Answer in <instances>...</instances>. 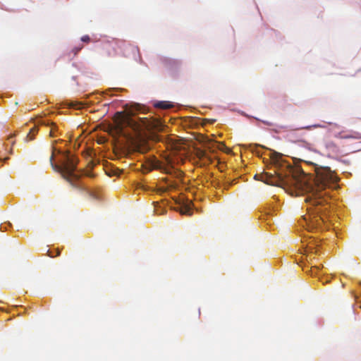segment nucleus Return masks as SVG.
<instances>
[{
    "label": "nucleus",
    "mask_w": 361,
    "mask_h": 361,
    "mask_svg": "<svg viewBox=\"0 0 361 361\" xmlns=\"http://www.w3.org/2000/svg\"><path fill=\"white\" fill-rule=\"evenodd\" d=\"M50 164L54 171L61 174L72 186L84 190L87 194L92 198L96 199V195L87 190L84 186L80 185L78 182L80 176L85 174L87 176H92L90 172H82L77 170L78 160L73 156H71L68 152H62L52 147V153L49 158Z\"/></svg>",
    "instance_id": "obj_2"
},
{
    "label": "nucleus",
    "mask_w": 361,
    "mask_h": 361,
    "mask_svg": "<svg viewBox=\"0 0 361 361\" xmlns=\"http://www.w3.org/2000/svg\"><path fill=\"white\" fill-rule=\"evenodd\" d=\"M277 181L283 185L293 187L299 192L309 194L306 202L312 205V212L317 214L314 216L312 224L320 226L324 222V215L329 209L328 197H324L326 192L323 190L331 184L338 182V178L329 168H324L317 171L315 178L308 176L303 171H295L292 168L287 169L285 174L276 172Z\"/></svg>",
    "instance_id": "obj_1"
},
{
    "label": "nucleus",
    "mask_w": 361,
    "mask_h": 361,
    "mask_svg": "<svg viewBox=\"0 0 361 361\" xmlns=\"http://www.w3.org/2000/svg\"><path fill=\"white\" fill-rule=\"evenodd\" d=\"M59 254H60V252L57 251L56 255H59Z\"/></svg>",
    "instance_id": "obj_16"
},
{
    "label": "nucleus",
    "mask_w": 361,
    "mask_h": 361,
    "mask_svg": "<svg viewBox=\"0 0 361 361\" xmlns=\"http://www.w3.org/2000/svg\"><path fill=\"white\" fill-rule=\"evenodd\" d=\"M196 155L200 161H202V165L203 166L208 165L212 162V157L204 150L198 149Z\"/></svg>",
    "instance_id": "obj_4"
},
{
    "label": "nucleus",
    "mask_w": 361,
    "mask_h": 361,
    "mask_svg": "<svg viewBox=\"0 0 361 361\" xmlns=\"http://www.w3.org/2000/svg\"><path fill=\"white\" fill-rule=\"evenodd\" d=\"M154 106L162 109H168L173 107V105L169 102L161 101L157 102Z\"/></svg>",
    "instance_id": "obj_6"
},
{
    "label": "nucleus",
    "mask_w": 361,
    "mask_h": 361,
    "mask_svg": "<svg viewBox=\"0 0 361 361\" xmlns=\"http://www.w3.org/2000/svg\"><path fill=\"white\" fill-rule=\"evenodd\" d=\"M106 46L107 47H111V45H110V44H106Z\"/></svg>",
    "instance_id": "obj_17"
},
{
    "label": "nucleus",
    "mask_w": 361,
    "mask_h": 361,
    "mask_svg": "<svg viewBox=\"0 0 361 361\" xmlns=\"http://www.w3.org/2000/svg\"><path fill=\"white\" fill-rule=\"evenodd\" d=\"M165 65L171 70L173 71L176 68H178L180 66L179 62L174 61V60H166L165 61Z\"/></svg>",
    "instance_id": "obj_7"
},
{
    "label": "nucleus",
    "mask_w": 361,
    "mask_h": 361,
    "mask_svg": "<svg viewBox=\"0 0 361 361\" xmlns=\"http://www.w3.org/2000/svg\"><path fill=\"white\" fill-rule=\"evenodd\" d=\"M14 135H11L8 137V140H11V144L13 145L15 143L14 141L12 140V139L13 138Z\"/></svg>",
    "instance_id": "obj_15"
},
{
    "label": "nucleus",
    "mask_w": 361,
    "mask_h": 361,
    "mask_svg": "<svg viewBox=\"0 0 361 361\" xmlns=\"http://www.w3.org/2000/svg\"><path fill=\"white\" fill-rule=\"evenodd\" d=\"M48 126H50V128H50V131H49V135H50L51 137H54V136H55L54 132H55V130H56V124H55V123H51V124H50V125H49V124H48Z\"/></svg>",
    "instance_id": "obj_9"
},
{
    "label": "nucleus",
    "mask_w": 361,
    "mask_h": 361,
    "mask_svg": "<svg viewBox=\"0 0 361 361\" xmlns=\"http://www.w3.org/2000/svg\"><path fill=\"white\" fill-rule=\"evenodd\" d=\"M49 256H50V257H54L51 254H50Z\"/></svg>",
    "instance_id": "obj_18"
},
{
    "label": "nucleus",
    "mask_w": 361,
    "mask_h": 361,
    "mask_svg": "<svg viewBox=\"0 0 361 361\" xmlns=\"http://www.w3.org/2000/svg\"><path fill=\"white\" fill-rule=\"evenodd\" d=\"M38 132V128L37 127H33L32 128H31L30 130V132L28 133V134L27 135L26 137H25V141L26 142H29V141H32L35 139V135Z\"/></svg>",
    "instance_id": "obj_8"
},
{
    "label": "nucleus",
    "mask_w": 361,
    "mask_h": 361,
    "mask_svg": "<svg viewBox=\"0 0 361 361\" xmlns=\"http://www.w3.org/2000/svg\"><path fill=\"white\" fill-rule=\"evenodd\" d=\"M182 214H190V209L188 207H184L180 211Z\"/></svg>",
    "instance_id": "obj_11"
},
{
    "label": "nucleus",
    "mask_w": 361,
    "mask_h": 361,
    "mask_svg": "<svg viewBox=\"0 0 361 361\" xmlns=\"http://www.w3.org/2000/svg\"><path fill=\"white\" fill-rule=\"evenodd\" d=\"M149 171H151L152 169H159V170L166 171L164 164L159 160L157 159L156 158L151 159L149 161Z\"/></svg>",
    "instance_id": "obj_5"
},
{
    "label": "nucleus",
    "mask_w": 361,
    "mask_h": 361,
    "mask_svg": "<svg viewBox=\"0 0 361 361\" xmlns=\"http://www.w3.org/2000/svg\"><path fill=\"white\" fill-rule=\"evenodd\" d=\"M81 41L83 42L88 43L90 42V37L88 35H84L81 37Z\"/></svg>",
    "instance_id": "obj_14"
},
{
    "label": "nucleus",
    "mask_w": 361,
    "mask_h": 361,
    "mask_svg": "<svg viewBox=\"0 0 361 361\" xmlns=\"http://www.w3.org/2000/svg\"><path fill=\"white\" fill-rule=\"evenodd\" d=\"M82 45L74 47L72 50L73 54L76 55L82 49Z\"/></svg>",
    "instance_id": "obj_13"
},
{
    "label": "nucleus",
    "mask_w": 361,
    "mask_h": 361,
    "mask_svg": "<svg viewBox=\"0 0 361 361\" xmlns=\"http://www.w3.org/2000/svg\"><path fill=\"white\" fill-rule=\"evenodd\" d=\"M281 156L276 152H274L271 156V159L276 164H278V162L279 161V159H281Z\"/></svg>",
    "instance_id": "obj_10"
},
{
    "label": "nucleus",
    "mask_w": 361,
    "mask_h": 361,
    "mask_svg": "<svg viewBox=\"0 0 361 361\" xmlns=\"http://www.w3.org/2000/svg\"><path fill=\"white\" fill-rule=\"evenodd\" d=\"M114 121L119 132H122L123 128L129 122L128 117L123 112H116L114 116Z\"/></svg>",
    "instance_id": "obj_3"
},
{
    "label": "nucleus",
    "mask_w": 361,
    "mask_h": 361,
    "mask_svg": "<svg viewBox=\"0 0 361 361\" xmlns=\"http://www.w3.org/2000/svg\"><path fill=\"white\" fill-rule=\"evenodd\" d=\"M323 126L320 125V124H314L313 126H306V127H302V129H307V130H310L312 128H322Z\"/></svg>",
    "instance_id": "obj_12"
}]
</instances>
